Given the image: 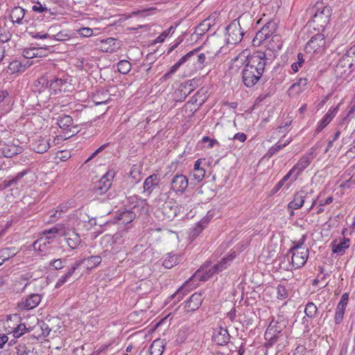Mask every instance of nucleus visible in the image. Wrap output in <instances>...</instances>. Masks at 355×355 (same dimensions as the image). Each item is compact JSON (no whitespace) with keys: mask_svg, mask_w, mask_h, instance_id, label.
I'll list each match as a JSON object with an SVG mask.
<instances>
[{"mask_svg":"<svg viewBox=\"0 0 355 355\" xmlns=\"http://www.w3.org/2000/svg\"><path fill=\"white\" fill-rule=\"evenodd\" d=\"M31 1L35 4L32 8L33 11L41 13L43 12H48V10H49V8H46V7L43 6L41 3V0H31Z\"/></svg>","mask_w":355,"mask_h":355,"instance_id":"864d4df0","label":"nucleus"},{"mask_svg":"<svg viewBox=\"0 0 355 355\" xmlns=\"http://www.w3.org/2000/svg\"><path fill=\"white\" fill-rule=\"evenodd\" d=\"M18 143L19 141L17 140L16 142L13 141L8 144H1L0 149L3 156L6 157H12L17 155L21 154L24 149L23 146H20Z\"/></svg>","mask_w":355,"mask_h":355,"instance_id":"4468645a","label":"nucleus"},{"mask_svg":"<svg viewBox=\"0 0 355 355\" xmlns=\"http://www.w3.org/2000/svg\"><path fill=\"white\" fill-rule=\"evenodd\" d=\"M24 9L21 7H15L10 12V18L12 23L21 24H22V19L24 17Z\"/></svg>","mask_w":355,"mask_h":355,"instance_id":"72a5a7b5","label":"nucleus"},{"mask_svg":"<svg viewBox=\"0 0 355 355\" xmlns=\"http://www.w3.org/2000/svg\"><path fill=\"white\" fill-rule=\"evenodd\" d=\"M100 42V49L102 51L106 53H113L119 49L120 44L116 39L108 37L105 40H101Z\"/></svg>","mask_w":355,"mask_h":355,"instance_id":"412c9836","label":"nucleus"},{"mask_svg":"<svg viewBox=\"0 0 355 355\" xmlns=\"http://www.w3.org/2000/svg\"><path fill=\"white\" fill-rule=\"evenodd\" d=\"M77 33L83 37H89L93 35V30L88 27L80 28L77 30Z\"/></svg>","mask_w":355,"mask_h":355,"instance_id":"052dcab7","label":"nucleus"},{"mask_svg":"<svg viewBox=\"0 0 355 355\" xmlns=\"http://www.w3.org/2000/svg\"><path fill=\"white\" fill-rule=\"evenodd\" d=\"M308 83L306 78H300L296 83H293L288 89V94L290 96L299 95L303 92Z\"/></svg>","mask_w":355,"mask_h":355,"instance_id":"393cba45","label":"nucleus"},{"mask_svg":"<svg viewBox=\"0 0 355 355\" xmlns=\"http://www.w3.org/2000/svg\"><path fill=\"white\" fill-rule=\"evenodd\" d=\"M126 231H121L118 232L116 234H114L112 237V243L116 245V249L118 250L120 247L124 243V236L127 234Z\"/></svg>","mask_w":355,"mask_h":355,"instance_id":"a19ab883","label":"nucleus"},{"mask_svg":"<svg viewBox=\"0 0 355 355\" xmlns=\"http://www.w3.org/2000/svg\"><path fill=\"white\" fill-rule=\"evenodd\" d=\"M347 56V58L352 62L355 66V44L350 47L345 54Z\"/></svg>","mask_w":355,"mask_h":355,"instance_id":"0e129e2a","label":"nucleus"},{"mask_svg":"<svg viewBox=\"0 0 355 355\" xmlns=\"http://www.w3.org/2000/svg\"><path fill=\"white\" fill-rule=\"evenodd\" d=\"M70 39V35L66 31H60L56 34H51V40L63 42Z\"/></svg>","mask_w":355,"mask_h":355,"instance_id":"49530a36","label":"nucleus"},{"mask_svg":"<svg viewBox=\"0 0 355 355\" xmlns=\"http://www.w3.org/2000/svg\"><path fill=\"white\" fill-rule=\"evenodd\" d=\"M186 63L184 56H182L176 63H175L169 69V73H175L179 68Z\"/></svg>","mask_w":355,"mask_h":355,"instance_id":"680f3d73","label":"nucleus"},{"mask_svg":"<svg viewBox=\"0 0 355 355\" xmlns=\"http://www.w3.org/2000/svg\"><path fill=\"white\" fill-rule=\"evenodd\" d=\"M234 257L232 255L224 257L220 263L214 265L209 269H207V266H202L170 298L173 299L176 297L180 300L184 295V292L196 288L198 286L199 282L207 281L215 273H218L226 268L227 263L232 261Z\"/></svg>","mask_w":355,"mask_h":355,"instance_id":"f257e3e1","label":"nucleus"},{"mask_svg":"<svg viewBox=\"0 0 355 355\" xmlns=\"http://www.w3.org/2000/svg\"><path fill=\"white\" fill-rule=\"evenodd\" d=\"M66 259H53L50 262V266L55 270H60L64 268Z\"/></svg>","mask_w":355,"mask_h":355,"instance_id":"13d9d810","label":"nucleus"},{"mask_svg":"<svg viewBox=\"0 0 355 355\" xmlns=\"http://www.w3.org/2000/svg\"><path fill=\"white\" fill-rule=\"evenodd\" d=\"M318 146L315 145L311 147L303 156L309 158L311 162L316 157L317 153L316 150L318 149Z\"/></svg>","mask_w":355,"mask_h":355,"instance_id":"e2e57ef3","label":"nucleus"},{"mask_svg":"<svg viewBox=\"0 0 355 355\" xmlns=\"http://www.w3.org/2000/svg\"><path fill=\"white\" fill-rule=\"evenodd\" d=\"M78 225L89 230L96 225L95 218H90L86 213L80 212L78 217Z\"/></svg>","mask_w":355,"mask_h":355,"instance_id":"c756f323","label":"nucleus"},{"mask_svg":"<svg viewBox=\"0 0 355 355\" xmlns=\"http://www.w3.org/2000/svg\"><path fill=\"white\" fill-rule=\"evenodd\" d=\"M114 172L108 171L94 186V191L96 195L106 193L110 189Z\"/></svg>","mask_w":355,"mask_h":355,"instance_id":"6e6552de","label":"nucleus"},{"mask_svg":"<svg viewBox=\"0 0 355 355\" xmlns=\"http://www.w3.org/2000/svg\"><path fill=\"white\" fill-rule=\"evenodd\" d=\"M171 189L166 193H161L159 200L165 201L169 197V194L172 192L176 194H182L187 190L189 185V180L187 176L182 174L176 173L173 175L171 181Z\"/></svg>","mask_w":355,"mask_h":355,"instance_id":"7ed1b4c3","label":"nucleus"},{"mask_svg":"<svg viewBox=\"0 0 355 355\" xmlns=\"http://www.w3.org/2000/svg\"><path fill=\"white\" fill-rule=\"evenodd\" d=\"M276 29V24L269 21L256 34L253 40L254 45H260L261 42L270 37Z\"/></svg>","mask_w":355,"mask_h":355,"instance_id":"ddd939ff","label":"nucleus"},{"mask_svg":"<svg viewBox=\"0 0 355 355\" xmlns=\"http://www.w3.org/2000/svg\"><path fill=\"white\" fill-rule=\"evenodd\" d=\"M338 112V107H331L324 114L322 119L318 122L315 132H321L333 119Z\"/></svg>","mask_w":355,"mask_h":355,"instance_id":"b1692460","label":"nucleus"},{"mask_svg":"<svg viewBox=\"0 0 355 355\" xmlns=\"http://www.w3.org/2000/svg\"><path fill=\"white\" fill-rule=\"evenodd\" d=\"M162 213L168 219L173 218L177 215L178 207L171 200L165 201L162 208Z\"/></svg>","mask_w":355,"mask_h":355,"instance_id":"c85d7f7f","label":"nucleus"},{"mask_svg":"<svg viewBox=\"0 0 355 355\" xmlns=\"http://www.w3.org/2000/svg\"><path fill=\"white\" fill-rule=\"evenodd\" d=\"M307 193L304 191L300 190L294 194L293 199L288 204L287 208L291 211V216L294 215V210L302 207L304 204L305 198Z\"/></svg>","mask_w":355,"mask_h":355,"instance_id":"f3484780","label":"nucleus"},{"mask_svg":"<svg viewBox=\"0 0 355 355\" xmlns=\"http://www.w3.org/2000/svg\"><path fill=\"white\" fill-rule=\"evenodd\" d=\"M268 60L263 51H256L247 58L242 70V81L245 87H252L261 79Z\"/></svg>","mask_w":355,"mask_h":355,"instance_id":"f03ea898","label":"nucleus"},{"mask_svg":"<svg viewBox=\"0 0 355 355\" xmlns=\"http://www.w3.org/2000/svg\"><path fill=\"white\" fill-rule=\"evenodd\" d=\"M50 146V139L46 137H40L31 143L32 149L37 153L46 152Z\"/></svg>","mask_w":355,"mask_h":355,"instance_id":"5701e85b","label":"nucleus"},{"mask_svg":"<svg viewBox=\"0 0 355 355\" xmlns=\"http://www.w3.org/2000/svg\"><path fill=\"white\" fill-rule=\"evenodd\" d=\"M349 300V294L345 293L337 305V311H345Z\"/></svg>","mask_w":355,"mask_h":355,"instance_id":"5fc2aeb1","label":"nucleus"},{"mask_svg":"<svg viewBox=\"0 0 355 355\" xmlns=\"http://www.w3.org/2000/svg\"><path fill=\"white\" fill-rule=\"evenodd\" d=\"M102 258L100 256H92L87 259H83L78 261H81V264L84 263L87 269L92 270L101 263Z\"/></svg>","mask_w":355,"mask_h":355,"instance_id":"f704fd0d","label":"nucleus"},{"mask_svg":"<svg viewBox=\"0 0 355 355\" xmlns=\"http://www.w3.org/2000/svg\"><path fill=\"white\" fill-rule=\"evenodd\" d=\"M26 331H31L30 328H27L24 324H20L13 330V336L18 338L21 336Z\"/></svg>","mask_w":355,"mask_h":355,"instance_id":"603ef678","label":"nucleus"},{"mask_svg":"<svg viewBox=\"0 0 355 355\" xmlns=\"http://www.w3.org/2000/svg\"><path fill=\"white\" fill-rule=\"evenodd\" d=\"M315 14L313 15L311 23L315 25L314 29L323 30L329 24L331 15V9L329 6H323L322 3H317L315 6Z\"/></svg>","mask_w":355,"mask_h":355,"instance_id":"20e7f679","label":"nucleus"},{"mask_svg":"<svg viewBox=\"0 0 355 355\" xmlns=\"http://www.w3.org/2000/svg\"><path fill=\"white\" fill-rule=\"evenodd\" d=\"M65 239L67 245L72 250L77 248L81 241L79 235L75 232L66 234Z\"/></svg>","mask_w":355,"mask_h":355,"instance_id":"c9c22d12","label":"nucleus"},{"mask_svg":"<svg viewBox=\"0 0 355 355\" xmlns=\"http://www.w3.org/2000/svg\"><path fill=\"white\" fill-rule=\"evenodd\" d=\"M289 178H291L292 179V175H291V173H288L285 175L280 181L278 182V183L275 185V187H274L273 189V191L275 193L277 192L282 187L283 185L284 184V183L289 179ZM293 182L291 181V183Z\"/></svg>","mask_w":355,"mask_h":355,"instance_id":"4d7b16f0","label":"nucleus"},{"mask_svg":"<svg viewBox=\"0 0 355 355\" xmlns=\"http://www.w3.org/2000/svg\"><path fill=\"white\" fill-rule=\"evenodd\" d=\"M286 335L281 331H277L275 327L270 324L267 328L265 334L264 338L266 340V346L267 347H272L277 343L278 351L282 350L286 345Z\"/></svg>","mask_w":355,"mask_h":355,"instance_id":"39448f33","label":"nucleus"},{"mask_svg":"<svg viewBox=\"0 0 355 355\" xmlns=\"http://www.w3.org/2000/svg\"><path fill=\"white\" fill-rule=\"evenodd\" d=\"M129 202L132 205V208H136L137 207H141L142 209H144L148 206V201L146 199H144L138 196H133L130 197Z\"/></svg>","mask_w":355,"mask_h":355,"instance_id":"ea45409f","label":"nucleus"},{"mask_svg":"<svg viewBox=\"0 0 355 355\" xmlns=\"http://www.w3.org/2000/svg\"><path fill=\"white\" fill-rule=\"evenodd\" d=\"M184 56L186 63L188 62V64L193 66L191 69L192 72H196L204 69L208 63L205 54L199 53L198 49L191 51Z\"/></svg>","mask_w":355,"mask_h":355,"instance_id":"423d86ee","label":"nucleus"},{"mask_svg":"<svg viewBox=\"0 0 355 355\" xmlns=\"http://www.w3.org/2000/svg\"><path fill=\"white\" fill-rule=\"evenodd\" d=\"M202 303V296L200 293L193 294L189 300L184 304L183 309L188 308L187 311H197Z\"/></svg>","mask_w":355,"mask_h":355,"instance_id":"bb28decb","label":"nucleus"},{"mask_svg":"<svg viewBox=\"0 0 355 355\" xmlns=\"http://www.w3.org/2000/svg\"><path fill=\"white\" fill-rule=\"evenodd\" d=\"M61 230V228L59 227L58 225H55L50 229L45 230L42 234L43 236H48L52 237V241L53 240V238L57 234L59 233V232Z\"/></svg>","mask_w":355,"mask_h":355,"instance_id":"6e6d98bb","label":"nucleus"},{"mask_svg":"<svg viewBox=\"0 0 355 355\" xmlns=\"http://www.w3.org/2000/svg\"><path fill=\"white\" fill-rule=\"evenodd\" d=\"M306 241V236L303 235L299 241H293V246L290 248V251L299 250L302 251V249H309L304 245Z\"/></svg>","mask_w":355,"mask_h":355,"instance_id":"a18cd8bd","label":"nucleus"},{"mask_svg":"<svg viewBox=\"0 0 355 355\" xmlns=\"http://www.w3.org/2000/svg\"><path fill=\"white\" fill-rule=\"evenodd\" d=\"M135 218L136 214L135 211L127 209L120 211L116 216V218L119 220H121V223L124 225H127L131 223L135 220Z\"/></svg>","mask_w":355,"mask_h":355,"instance_id":"7c9ffc66","label":"nucleus"},{"mask_svg":"<svg viewBox=\"0 0 355 355\" xmlns=\"http://www.w3.org/2000/svg\"><path fill=\"white\" fill-rule=\"evenodd\" d=\"M175 30V27L173 26H171L168 29L163 31L161 35H159L155 40V43H161L164 41V40L171 33H173Z\"/></svg>","mask_w":355,"mask_h":355,"instance_id":"3c124183","label":"nucleus"},{"mask_svg":"<svg viewBox=\"0 0 355 355\" xmlns=\"http://www.w3.org/2000/svg\"><path fill=\"white\" fill-rule=\"evenodd\" d=\"M17 254L15 248H7L0 250V257L3 262L8 260L10 258L13 257Z\"/></svg>","mask_w":355,"mask_h":355,"instance_id":"79ce46f5","label":"nucleus"},{"mask_svg":"<svg viewBox=\"0 0 355 355\" xmlns=\"http://www.w3.org/2000/svg\"><path fill=\"white\" fill-rule=\"evenodd\" d=\"M81 265V261H76L71 267L69 269L67 272L62 275L56 282L55 287L56 288H60L62 286H63L65 283H67L71 277L73 275V274L75 272V271L78 269V268Z\"/></svg>","mask_w":355,"mask_h":355,"instance_id":"cd10ccee","label":"nucleus"},{"mask_svg":"<svg viewBox=\"0 0 355 355\" xmlns=\"http://www.w3.org/2000/svg\"><path fill=\"white\" fill-rule=\"evenodd\" d=\"M311 163V161L309 158L302 156L297 163L288 171V173H291L292 182L295 181L297 177Z\"/></svg>","mask_w":355,"mask_h":355,"instance_id":"6ab92c4d","label":"nucleus"},{"mask_svg":"<svg viewBox=\"0 0 355 355\" xmlns=\"http://www.w3.org/2000/svg\"><path fill=\"white\" fill-rule=\"evenodd\" d=\"M211 26L210 19H206L196 27V33L202 35L209 30Z\"/></svg>","mask_w":355,"mask_h":355,"instance_id":"37998d69","label":"nucleus"},{"mask_svg":"<svg viewBox=\"0 0 355 355\" xmlns=\"http://www.w3.org/2000/svg\"><path fill=\"white\" fill-rule=\"evenodd\" d=\"M192 89H190L188 92H187V86H184V88L180 89L178 91V93L180 94V96L179 97V101H183L184 100L187 96L190 94L191 92Z\"/></svg>","mask_w":355,"mask_h":355,"instance_id":"338daca9","label":"nucleus"},{"mask_svg":"<svg viewBox=\"0 0 355 355\" xmlns=\"http://www.w3.org/2000/svg\"><path fill=\"white\" fill-rule=\"evenodd\" d=\"M291 254V264L295 268L302 267L309 257V249H302V251H288Z\"/></svg>","mask_w":355,"mask_h":355,"instance_id":"2eb2a0df","label":"nucleus"},{"mask_svg":"<svg viewBox=\"0 0 355 355\" xmlns=\"http://www.w3.org/2000/svg\"><path fill=\"white\" fill-rule=\"evenodd\" d=\"M277 298L280 300H284L288 297V291L286 286L283 284H279L277 287Z\"/></svg>","mask_w":355,"mask_h":355,"instance_id":"8fccbe9b","label":"nucleus"},{"mask_svg":"<svg viewBox=\"0 0 355 355\" xmlns=\"http://www.w3.org/2000/svg\"><path fill=\"white\" fill-rule=\"evenodd\" d=\"M240 24L236 20L232 21L226 28L227 35V42L229 44H235L242 40L243 33L240 30Z\"/></svg>","mask_w":355,"mask_h":355,"instance_id":"9d476101","label":"nucleus"},{"mask_svg":"<svg viewBox=\"0 0 355 355\" xmlns=\"http://www.w3.org/2000/svg\"><path fill=\"white\" fill-rule=\"evenodd\" d=\"M290 141L285 142L283 144H280L279 143L275 144L272 147H271L268 152V155L269 157H272L274 154H275L277 152L279 151L281 149H282L284 146H286Z\"/></svg>","mask_w":355,"mask_h":355,"instance_id":"bf43d9fd","label":"nucleus"},{"mask_svg":"<svg viewBox=\"0 0 355 355\" xmlns=\"http://www.w3.org/2000/svg\"><path fill=\"white\" fill-rule=\"evenodd\" d=\"M208 223L207 219H202L199 221L195 227L190 230L189 236L192 239L196 238L202 231V230L205 227Z\"/></svg>","mask_w":355,"mask_h":355,"instance_id":"e433bc0d","label":"nucleus"},{"mask_svg":"<svg viewBox=\"0 0 355 355\" xmlns=\"http://www.w3.org/2000/svg\"><path fill=\"white\" fill-rule=\"evenodd\" d=\"M49 79L46 76H42L39 78L34 85V90L39 93L42 92L49 87Z\"/></svg>","mask_w":355,"mask_h":355,"instance_id":"4c0bfd02","label":"nucleus"},{"mask_svg":"<svg viewBox=\"0 0 355 355\" xmlns=\"http://www.w3.org/2000/svg\"><path fill=\"white\" fill-rule=\"evenodd\" d=\"M160 178L157 174L153 173L146 178L143 184V193H146L149 196L154 190L159 187Z\"/></svg>","mask_w":355,"mask_h":355,"instance_id":"a211bd4d","label":"nucleus"},{"mask_svg":"<svg viewBox=\"0 0 355 355\" xmlns=\"http://www.w3.org/2000/svg\"><path fill=\"white\" fill-rule=\"evenodd\" d=\"M67 80L57 78L50 83V89L54 91L55 94L65 92L67 89Z\"/></svg>","mask_w":355,"mask_h":355,"instance_id":"2f4dec72","label":"nucleus"},{"mask_svg":"<svg viewBox=\"0 0 355 355\" xmlns=\"http://www.w3.org/2000/svg\"><path fill=\"white\" fill-rule=\"evenodd\" d=\"M41 295L39 294H32L28 295L21 303L19 304L21 309L29 311L35 308L41 302Z\"/></svg>","mask_w":355,"mask_h":355,"instance_id":"4be33fe9","label":"nucleus"},{"mask_svg":"<svg viewBox=\"0 0 355 355\" xmlns=\"http://www.w3.org/2000/svg\"><path fill=\"white\" fill-rule=\"evenodd\" d=\"M354 66V64L350 62L347 56L344 55L335 66V73L337 77L341 78L345 74L349 73Z\"/></svg>","mask_w":355,"mask_h":355,"instance_id":"dca6fc26","label":"nucleus"},{"mask_svg":"<svg viewBox=\"0 0 355 355\" xmlns=\"http://www.w3.org/2000/svg\"><path fill=\"white\" fill-rule=\"evenodd\" d=\"M118 71L122 74H127L131 70V63L126 60H123L118 62L117 64Z\"/></svg>","mask_w":355,"mask_h":355,"instance_id":"c03bdc74","label":"nucleus"},{"mask_svg":"<svg viewBox=\"0 0 355 355\" xmlns=\"http://www.w3.org/2000/svg\"><path fill=\"white\" fill-rule=\"evenodd\" d=\"M326 44L325 37L323 34L318 33L313 35L307 42L305 49L308 52L313 51L319 53L324 50Z\"/></svg>","mask_w":355,"mask_h":355,"instance_id":"f8f14e48","label":"nucleus"},{"mask_svg":"<svg viewBox=\"0 0 355 355\" xmlns=\"http://www.w3.org/2000/svg\"><path fill=\"white\" fill-rule=\"evenodd\" d=\"M350 245V239L343 237L339 242L336 240L331 243L332 252L334 253L343 254L345 250L349 248Z\"/></svg>","mask_w":355,"mask_h":355,"instance_id":"a878e982","label":"nucleus"},{"mask_svg":"<svg viewBox=\"0 0 355 355\" xmlns=\"http://www.w3.org/2000/svg\"><path fill=\"white\" fill-rule=\"evenodd\" d=\"M52 242L51 236H42L34 241L32 246L34 251L37 252L39 254L44 256L49 254L53 249Z\"/></svg>","mask_w":355,"mask_h":355,"instance_id":"1a4fd4ad","label":"nucleus"},{"mask_svg":"<svg viewBox=\"0 0 355 355\" xmlns=\"http://www.w3.org/2000/svg\"><path fill=\"white\" fill-rule=\"evenodd\" d=\"M166 343L164 340L156 339L150 345V354L151 355H162L165 349Z\"/></svg>","mask_w":355,"mask_h":355,"instance_id":"473e14b6","label":"nucleus"},{"mask_svg":"<svg viewBox=\"0 0 355 355\" xmlns=\"http://www.w3.org/2000/svg\"><path fill=\"white\" fill-rule=\"evenodd\" d=\"M179 262V257L176 254H168L163 261V266L166 268H172L174 266L177 265Z\"/></svg>","mask_w":355,"mask_h":355,"instance_id":"58836bf2","label":"nucleus"},{"mask_svg":"<svg viewBox=\"0 0 355 355\" xmlns=\"http://www.w3.org/2000/svg\"><path fill=\"white\" fill-rule=\"evenodd\" d=\"M304 63V55L302 53H298L297 55V61L291 64V69L293 72L296 73L299 69L303 66Z\"/></svg>","mask_w":355,"mask_h":355,"instance_id":"de8ad7c7","label":"nucleus"},{"mask_svg":"<svg viewBox=\"0 0 355 355\" xmlns=\"http://www.w3.org/2000/svg\"><path fill=\"white\" fill-rule=\"evenodd\" d=\"M203 143L208 142L209 148H213L215 145L219 146V142L215 139H210L209 137H203L202 139Z\"/></svg>","mask_w":355,"mask_h":355,"instance_id":"69168bd1","label":"nucleus"},{"mask_svg":"<svg viewBox=\"0 0 355 355\" xmlns=\"http://www.w3.org/2000/svg\"><path fill=\"white\" fill-rule=\"evenodd\" d=\"M30 172L29 169H24L17 173L15 176L10 178H8V179L2 181L0 184V187L2 189H6L10 187H15L17 189L19 186L24 187L26 184V181L24 180V178Z\"/></svg>","mask_w":355,"mask_h":355,"instance_id":"0eeeda50","label":"nucleus"},{"mask_svg":"<svg viewBox=\"0 0 355 355\" xmlns=\"http://www.w3.org/2000/svg\"><path fill=\"white\" fill-rule=\"evenodd\" d=\"M212 339L218 345H225L229 343L230 334L226 329L219 327L214 329Z\"/></svg>","mask_w":355,"mask_h":355,"instance_id":"aec40b11","label":"nucleus"},{"mask_svg":"<svg viewBox=\"0 0 355 355\" xmlns=\"http://www.w3.org/2000/svg\"><path fill=\"white\" fill-rule=\"evenodd\" d=\"M58 125L66 132L71 133V136L79 132L78 125H73L72 117L67 114L60 116L57 119Z\"/></svg>","mask_w":355,"mask_h":355,"instance_id":"9b49d317","label":"nucleus"},{"mask_svg":"<svg viewBox=\"0 0 355 355\" xmlns=\"http://www.w3.org/2000/svg\"><path fill=\"white\" fill-rule=\"evenodd\" d=\"M21 67V64L19 61H13L10 63L9 64V69L10 70H13L14 71H20V68Z\"/></svg>","mask_w":355,"mask_h":355,"instance_id":"774afa93","label":"nucleus"},{"mask_svg":"<svg viewBox=\"0 0 355 355\" xmlns=\"http://www.w3.org/2000/svg\"><path fill=\"white\" fill-rule=\"evenodd\" d=\"M205 175V169L193 170L191 173L192 180H195L197 183L202 182Z\"/></svg>","mask_w":355,"mask_h":355,"instance_id":"09e8293b","label":"nucleus"}]
</instances>
